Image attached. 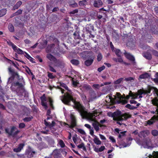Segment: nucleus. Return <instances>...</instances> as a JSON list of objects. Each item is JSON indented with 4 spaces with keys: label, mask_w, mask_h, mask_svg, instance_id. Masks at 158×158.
<instances>
[{
    "label": "nucleus",
    "mask_w": 158,
    "mask_h": 158,
    "mask_svg": "<svg viewBox=\"0 0 158 158\" xmlns=\"http://www.w3.org/2000/svg\"><path fill=\"white\" fill-rule=\"evenodd\" d=\"M152 81H153L156 84H158V78H152Z\"/></svg>",
    "instance_id": "58"
},
{
    "label": "nucleus",
    "mask_w": 158,
    "mask_h": 158,
    "mask_svg": "<svg viewBox=\"0 0 158 158\" xmlns=\"http://www.w3.org/2000/svg\"><path fill=\"white\" fill-rule=\"evenodd\" d=\"M150 77L149 74L148 73H145L142 74L139 76V77L140 79H146Z\"/></svg>",
    "instance_id": "22"
},
{
    "label": "nucleus",
    "mask_w": 158,
    "mask_h": 158,
    "mask_svg": "<svg viewBox=\"0 0 158 158\" xmlns=\"http://www.w3.org/2000/svg\"><path fill=\"white\" fill-rule=\"evenodd\" d=\"M152 52L153 55L158 57V52L155 50H153Z\"/></svg>",
    "instance_id": "52"
},
{
    "label": "nucleus",
    "mask_w": 158,
    "mask_h": 158,
    "mask_svg": "<svg viewBox=\"0 0 158 158\" xmlns=\"http://www.w3.org/2000/svg\"><path fill=\"white\" fill-rule=\"evenodd\" d=\"M44 123L46 126L51 127L50 123L47 122L45 119L44 120Z\"/></svg>",
    "instance_id": "50"
},
{
    "label": "nucleus",
    "mask_w": 158,
    "mask_h": 158,
    "mask_svg": "<svg viewBox=\"0 0 158 158\" xmlns=\"http://www.w3.org/2000/svg\"><path fill=\"white\" fill-rule=\"evenodd\" d=\"M125 107L131 110H133L137 108V107L133 106H132L129 104H127L125 106Z\"/></svg>",
    "instance_id": "27"
},
{
    "label": "nucleus",
    "mask_w": 158,
    "mask_h": 158,
    "mask_svg": "<svg viewBox=\"0 0 158 158\" xmlns=\"http://www.w3.org/2000/svg\"><path fill=\"white\" fill-rule=\"evenodd\" d=\"M137 94L139 95H141L143 94H145L144 89H140L138 90Z\"/></svg>",
    "instance_id": "45"
},
{
    "label": "nucleus",
    "mask_w": 158,
    "mask_h": 158,
    "mask_svg": "<svg viewBox=\"0 0 158 158\" xmlns=\"http://www.w3.org/2000/svg\"><path fill=\"white\" fill-rule=\"evenodd\" d=\"M78 131L82 135H85V131L81 129H78Z\"/></svg>",
    "instance_id": "53"
},
{
    "label": "nucleus",
    "mask_w": 158,
    "mask_h": 158,
    "mask_svg": "<svg viewBox=\"0 0 158 158\" xmlns=\"http://www.w3.org/2000/svg\"><path fill=\"white\" fill-rule=\"evenodd\" d=\"M16 129L17 128L16 127L13 126L11 127L10 131L8 128H6L5 131L9 135L11 136L13 138H15L17 137V134L20 132V131L17 130L14 132Z\"/></svg>",
    "instance_id": "3"
},
{
    "label": "nucleus",
    "mask_w": 158,
    "mask_h": 158,
    "mask_svg": "<svg viewBox=\"0 0 158 158\" xmlns=\"http://www.w3.org/2000/svg\"><path fill=\"white\" fill-rule=\"evenodd\" d=\"M106 122V120L103 119L102 120H101L99 122V127H106V125H103V124Z\"/></svg>",
    "instance_id": "37"
},
{
    "label": "nucleus",
    "mask_w": 158,
    "mask_h": 158,
    "mask_svg": "<svg viewBox=\"0 0 158 158\" xmlns=\"http://www.w3.org/2000/svg\"><path fill=\"white\" fill-rule=\"evenodd\" d=\"M109 139L112 141V143H114L116 142V140L114 139V137L112 136H110L109 137Z\"/></svg>",
    "instance_id": "59"
},
{
    "label": "nucleus",
    "mask_w": 158,
    "mask_h": 158,
    "mask_svg": "<svg viewBox=\"0 0 158 158\" xmlns=\"http://www.w3.org/2000/svg\"><path fill=\"white\" fill-rule=\"evenodd\" d=\"M8 69L9 74L11 75L10 77H11V78L13 79L16 77L17 79H19L20 76L17 72H15L14 69H12L10 66L8 67Z\"/></svg>",
    "instance_id": "4"
},
{
    "label": "nucleus",
    "mask_w": 158,
    "mask_h": 158,
    "mask_svg": "<svg viewBox=\"0 0 158 158\" xmlns=\"http://www.w3.org/2000/svg\"><path fill=\"white\" fill-rule=\"evenodd\" d=\"M25 126H26V125H25V124L24 123H20L19 124V128L22 129V128H24L25 127Z\"/></svg>",
    "instance_id": "46"
},
{
    "label": "nucleus",
    "mask_w": 158,
    "mask_h": 158,
    "mask_svg": "<svg viewBox=\"0 0 158 158\" xmlns=\"http://www.w3.org/2000/svg\"><path fill=\"white\" fill-rule=\"evenodd\" d=\"M35 153V152L32 151L30 148L26 150L25 155L27 158H31L33 156Z\"/></svg>",
    "instance_id": "8"
},
{
    "label": "nucleus",
    "mask_w": 158,
    "mask_h": 158,
    "mask_svg": "<svg viewBox=\"0 0 158 158\" xmlns=\"http://www.w3.org/2000/svg\"><path fill=\"white\" fill-rule=\"evenodd\" d=\"M127 46L131 48H133L135 47V42L134 40L132 38H129L128 40V41L127 43Z\"/></svg>",
    "instance_id": "11"
},
{
    "label": "nucleus",
    "mask_w": 158,
    "mask_h": 158,
    "mask_svg": "<svg viewBox=\"0 0 158 158\" xmlns=\"http://www.w3.org/2000/svg\"><path fill=\"white\" fill-rule=\"evenodd\" d=\"M112 37L116 41H118L119 39V35L116 31H114L112 33Z\"/></svg>",
    "instance_id": "18"
},
{
    "label": "nucleus",
    "mask_w": 158,
    "mask_h": 158,
    "mask_svg": "<svg viewBox=\"0 0 158 158\" xmlns=\"http://www.w3.org/2000/svg\"><path fill=\"white\" fill-rule=\"evenodd\" d=\"M74 78H72V82L73 86L74 87H76L77 86V85L79 84V82H77V80L75 81L73 80Z\"/></svg>",
    "instance_id": "34"
},
{
    "label": "nucleus",
    "mask_w": 158,
    "mask_h": 158,
    "mask_svg": "<svg viewBox=\"0 0 158 158\" xmlns=\"http://www.w3.org/2000/svg\"><path fill=\"white\" fill-rule=\"evenodd\" d=\"M112 60L116 62H118L119 63H122L123 61V59L121 57L118 58L114 57L113 58Z\"/></svg>",
    "instance_id": "28"
},
{
    "label": "nucleus",
    "mask_w": 158,
    "mask_h": 158,
    "mask_svg": "<svg viewBox=\"0 0 158 158\" xmlns=\"http://www.w3.org/2000/svg\"><path fill=\"white\" fill-rule=\"evenodd\" d=\"M15 50H14L16 52H17L18 54H23L25 53V52H23L22 50L21 49L19 48H18L16 46V48L15 49Z\"/></svg>",
    "instance_id": "24"
},
{
    "label": "nucleus",
    "mask_w": 158,
    "mask_h": 158,
    "mask_svg": "<svg viewBox=\"0 0 158 158\" xmlns=\"http://www.w3.org/2000/svg\"><path fill=\"white\" fill-rule=\"evenodd\" d=\"M25 53L26 54V57L27 59H29V60L32 63H35V61L33 60V58L31 56L28 54L26 52H25Z\"/></svg>",
    "instance_id": "23"
},
{
    "label": "nucleus",
    "mask_w": 158,
    "mask_h": 158,
    "mask_svg": "<svg viewBox=\"0 0 158 158\" xmlns=\"http://www.w3.org/2000/svg\"><path fill=\"white\" fill-rule=\"evenodd\" d=\"M134 78L132 77H128L124 79L126 81H131V80H133Z\"/></svg>",
    "instance_id": "60"
},
{
    "label": "nucleus",
    "mask_w": 158,
    "mask_h": 158,
    "mask_svg": "<svg viewBox=\"0 0 158 158\" xmlns=\"http://www.w3.org/2000/svg\"><path fill=\"white\" fill-rule=\"evenodd\" d=\"M24 43L27 44H29L31 43V41L28 39H26L24 40Z\"/></svg>",
    "instance_id": "62"
},
{
    "label": "nucleus",
    "mask_w": 158,
    "mask_h": 158,
    "mask_svg": "<svg viewBox=\"0 0 158 158\" xmlns=\"http://www.w3.org/2000/svg\"><path fill=\"white\" fill-rule=\"evenodd\" d=\"M41 100V105L42 106H44L45 108H48L47 103L45 102L47 101V99L45 94H44L42 96L40 97Z\"/></svg>",
    "instance_id": "12"
},
{
    "label": "nucleus",
    "mask_w": 158,
    "mask_h": 158,
    "mask_svg": "<svg viewBox=\"0 0 158 158\" xmlns=\"http://www.w3.org/2000/svg\"><path fill=\"white\" fill-rule=\"evenodd\" d=\"M78 12V10L76 9L73 10L72 11L70 12L69 13L70 14H74L75 13H77Z\"/></svg>",
    "instance_id": "56"
},
{
    "label": "nucleus",
    "mask_w": 158,
    "mask_h": 158,
    "mask_svg": "<svg viewBox=\"0 0 158 158\" xmlns=\"http://www.w3.org/2000/svg\"><path fill=\"white\" fill-rule=\"evenodd\" d=\"M7 10L6 9H2L0 10V17L4 16L6 13Z\"/></svg>",
    "instance_id": "26"
},
{
    "label": "nucleus",
    "mask_w": 158,
    "mask_h": 158,
    "mask_svg": "<svg viewBox=\"0 0 158 158\" xmlns=\"http://www.w3.org/2000/svg\"><path fill=\"white\" fill-rule=\"evenodd\" d=\"M77 147L79 148H82L83 150L84 151L86 150V148L84 146V144L83 143L78 145Z\"/></svg>",
    "instance_id": "38"
},
{
    "label": "nucleus",
    "mask_w": 158,
    "mask_h": 158,
    "mask_svg": "<svg viewBox=\"0 0 158 158\" xmlns=\"http://www.w3.org/2000/svg\"><path fill=\"white\" fill-rule=\"evenodd\" d=\"M86 2V1L85 0L80 1L79 2V4L80 6H83L85 5V3Z\"/></svg>",
    "instance_id": "55"
},
{
    "label": "nucleus",
    "mask_w": 158,
    "mask_h": 158,
    "mask_svg": "<svg viewBox=\"0 0 158 158\" xmlns=\"http://www.w3.org/2000/svg\"><path fill=\"white\" fill-rule=\"evenodd\" d=\"M110 47L112 50V51H114V49H115V48H114V46L113 45V44L111 42H110Z\"/></svg>",
    "instance_id": "57"
},
{
    "label": "nucleus",
    "mask_w": 158,
    "mask_h": 158,
    "mask_svg": "<svg viewBox=\"0 0 158 158\" xmlns=\"http://www.w3.org/2000/svg\"><path fill=\"white\" fill-rule=\"evenodd\" d=\"M123 78H120L117 79V80L114 81V84H119L123 81Z\"/></svg>",
    "instance_id": "33"
},
{
    "label": "nucleus",
    "mask_w": 158,
    "mask_h": 158,
    "mask_svg": "<svg viewBox=\"0 0 158 158\" xmlns=\"http://www.w3.org/2000/svg\"><path fill=\"white\" fill-rule=\"evenodd\" d=\"M27 69H26V72L29 74H31V75H33V73L31 72V70L28 67H27Z\"/></svg>",
    "instance_id": "47"
},
{
    "label": "nucleus",
    "mask_w": 158,
    "mask_h": 158,
    "mask_svg": "<svg viewBox=\"0 0 158 158\" xmlns=\"http://www.w3.org/2000/svg\"><path fill=\"white\" fill-rule=\"evenodd\" d=\"M8 60L11 62V63L13 64L14 66L17 69H19V68L18 67V66H17V65L13 61H12L10 59H7Z\"/></svg>",
    "instance_id": "48"
},
{
    "label": "nucleus",
    "mask_w": 158,
    "mask_h": 158,
    "mask_svg": "<svg viewBox=\"0 0 158 158\" xmlns=\"http://www.w3.org/2000/svg\"><path fill=\"white\" fill-rule=\"evenodd\" d=\"M24 146L25 144L24 143H20L18 147L17 148L14 149L13 151L14 152H20L23 149Z\"/></svg>",
    "instance_id": "15"
},
{
    "label": "nucleus",
    "mask_w": 158,
    "mask_h": 158,
    "mask_svg": "<svg viewBox=\"0 0 158 158\" xmlns=\"http://www.w3.org/2000/svg\"><path fill=\"white\" fill-rule=\"evenodd\" d=\"M90 99L91 100H93L94 99L96 98H97L96 93H95V91L92 89L90 90Z\"/></svg>",
    "instance_id": "19"
},
{
    "label": "nucleus",
    "mask_w": 158,
    "mask_h": 158,
    "mask_svg": "<svg viewBox=\"0 0 158 158\" xmlns=\"http://www.w3.org/2000/svg\"><path fill=\"white\" fill-rule=\"evenodd\" d=\"M71 125H69L68 124L64 123L65 126H68V127L71 129H72L77 126V121L75 116L73 115H71Z\"/></svg>",
    "instance_id": "5"
},
{
    "label": "nucleus",
    "mask_w": 158,
    "mask_h": 158,
    "mask_svg": "<svg viewBox=\"0 0 158 158\" xmlns=\"http://www.w3.org/2000/svg\"><path fill=\"white\" fill-rule=\"evenodd\" d=\"M15 79V78H11V77H10L8 78V84L10 83H12V82L14 81Z\"/></svg>",
    "instance_id": "51"
},
{
    "label": "nucleus",
    "mask_w": 158,
    "mask_h": 158,
    "mask_svg": "<svg viewBox=\"0 0 158 158\" xmlns=\"http://www.w3.org/2000/svg\"><path fill=\"white\" fill-rule=\"evenodd\" d=\"M73 35L74 36V38L75 39H78L80 37V36H79V33L77 32H75L73 33Z\"/></svg>",
    "instance_id": "43"
},
{
    "label": "nucleus",
    "mask_w": 158,
    "mask_h": 158,
    "mask_svg": "<svg viewBox=\"0 0 158 158\" xmlns=\"http://www.w3.org/2000/svg\"><path fill=\"white\" fill-rule=\"evenodd\" d=\"M49 101L50 106L52 109H54V107L53 105V101L52 99L50 97L49 98Z\"/></svg>",
    "instance_id": "40"
},
{
    "label": "nucleus",
    "mask_w": 158,
    "mask_h": 158,
    "mask_svg": "<svg viewBox=\"0 0 158 158\" xmlns=\"http://www.w3.org/2000/svg\"><path fill=\"white\" fill-rule=\"evenodd\" d=\"M154 89V91L153 93L154 94L155 93L157 97H155L154 98L152 99L151 101L152 103L154 106H158V89L156 88L153 86H149L148 89L146 90H144L145 94H150L151 93V89Z\"/></svg>",
    "instance_id": "2"
},
{
    "label": "nucleus",
    "mask_w": 158,
    "mask_h": 158,
    "mask_svg": "<svg viewBox=\"0 0 158 158\" xmlns=\"http://www.w3.org/2000/svg\"><path fill=\"white\" fill-rule=\"evenodd\" d=\"M8 28L9 31L10 32H13L14 31V27L13 25L11 24L9 25L8 26Z\"/></svg>",
    "instance_id": "35"
},
{
    "label": "nucleus",
    "mask_w": 158,
    "mask_h": 158,
    "mask_svg": "<svg viewBox=\"0 0 158 158\" xmlns=\"http://www.w3.org/2000/svg\"><path fill=\"white\" fill-rule=\"evenodd\" d=\"M48 77L50 79H53L55 78V76L53 75V73L49 72H48Z\"/></svg>",
    "instance_id": "41"
},
{
    "label": "nucleus",
    "mask_w": 158,
    "mask_h": 158,
    "mask_svg": "<svg viewBox=\"0 0 158 158\" xmlns=\"http://www.w3.org/2000/svg\"><path fill=\"white\" fill-rule=\"evenodd\" d=\"M93 148H94V150L96 152L98 153L99 152V148H97L95 146H93Z\"/></svg>",
    "instance_id": "63"
},
{
    "label": "nucleus",
    "mask_w": 158,
    "mask_h": 158,
    "mask_svg": "<svg viewBox=\"0 0 158 158\" xmlns=\"http://www.w3.org/2000/svg\"><path fill=\"white\" fill-rule=\"evenodd\" d=\"M70 62L72 64L76 65H78L79 63V61L78 60L76 59L72 60Z\"/></svg>",
    "instance_id": "30"
},
{
    "label": "nucleus",
    "mask_w": 158,
    "mask_h": 158,
    "mask_svg": "<svg viewBox=\"0 0 158 158\" xmlns=\"http://www.w3.org/2000/svg\"><path fill=\"white\" fill-rule=\"evenodd\" d=\"M60 84V85L61 87L64 88L66 90L69 91H70L69 90V88L68 87V86H67L66 84L62 83V82H59V83Z\"/></svg>",
    "instance_id": "32"
},
{
    "label": "nucleus",
    "mask_w": 158,
    "mask_h": 158,
    "mask_svg": "<svg viewBox=\"0 0 158 158\" xmlns=\"http://www.w3.org/2000/svg\"><path fill=\"white\" fill-rule=\"evenodd\" d=\"M23 10L21 9H19L16 12V14H17V15H21L22 14Z\"/></svg>",
    "instance_id": "54"
},
{
    "label": "nucleus",
    "mask_w": 158,
    "mask_h": 158,
    "mask_svg": "<svg viewBox=\"0 0 158 158\" xmlns=\"http://www.w3.org/2000/svg\"><path fill=\"white\" fill-rule=\"evenodd\" d=\"M61 97L62 101L65 104L69 105L71 101L74 104V108L76 109L82 118H85L89 121H93L92 125L95 129L96 131L99 130V122L96 118L99 115H98L96 110L88 113L85 110V108L82 104L73 99L72 95L70 93H66Z\"/></svg>",
    "instance_id": "1"
},
{
    "label": "nucleus",
    "mask_w": 158,
    "mask_h": 158,
    "mask_svg": "<svg viewBox=\"0 0 158 158\" xmlns=\"http://www.w3.org/2000/svg\"><path fill=\"white\" fill-rule=\"evenodd\" d=\"M11 85L14 86L16 87L18 86V89H23V86L22 83H20L19 82H14L12 83Z\"/></svg>",
    "instance_id": "16"
},
{
    "label": "nucleus",
    "mask_w": 158,
    "mask_h": 158,
    "mask_svg": "<svg viewBox=\"0 0 158 158\" xmlns=\"http://www.w3.org/2000/svg\"><path fill=\"white\" fill-rule=\"evenodd\" d=\"M122 114V113L121 111L117 110L113 113H108V115L109 116H111L113 118V119L114 121H117L116 120L117 118L120 117Z\"/></svg>",
    "instance_id": "6"
},
{
    "label": "nucleus",
    "mask_w": 158,
    "mask_h": 158,
    "mask_svg": "<svg viewBox=\"0 0 158 158\" xmlns=\"http://www.w3.org/2000/svg\"><path fill=\"white\" fill-rule=\"evenodd\" d=\"M59 143L61 147L62 148L64 147L65 146V145L64 141L61 139H60V140L59 142Z\"/></svg>",
    "instance_id": "44"
},
{
    "label": "nucleus",
    "mask_w": 158,
    "mask_h": 158,
    "mask_svg": "<svg viewBox=\"0 0 158 158\" xmlns=\"http://www.w3.org/2000/svg\"><path fill=\"white\" fill-rule=\"evenodd\" d=\"M142 55L145 58L148 60H151L152 58L151 53L148 51L143 52Z\"/></svg>",
    "instance_id": "14"
},
{
    "label": "nucleus",
    "mask_w": 158,
    "mask_h": 158,
    "mask_svg": "<svg viewBox=\"0 0 158 158\" xmlns=\"http://www.w3.org/2000/svg\"><path fill=\"white\" fill-rule=\"evenodd\" d=\"M22 2L20 1L16 3L13 6V10H15L18 9L22 4Z\"/></svg>",
    "instance_id": "21"
},
{
    "label": "nucleus",
    "mask_w": 158,
    "mask_h": 158,
    "mask_svg": "<svg viewBox=\"0 0 158 158\" xmlns=\"http://www.w3.org/2000/svg\"><path fill=\"white\" fill-rule=\"evenodd\" d=\"M152 134L154 136L158 135V131L156 130H153L151 131Z\"/></svg>",
    "instance_id": "39"
},
{
    "label": "nucleus",
    "mask_w": 158,
    "mask_h": 158,
    "mask_svg": "<svg viewBox=\"0 0 158 158\" xmlns=\"http://www.w3.org/2000/svg\"><path fill=\"white\" fill-rule=\"evenodd\" d=\"M52 155L54 158H61L62 156L60 152L57 149H56L53 151Z\"/></svg>",
    "instance_id": "9"
},
{
    "label": "nucleus",
    "mask_w": 158,
    "mask_h": 158,
    "mask_svg": "<svg viewBox=\"0 0 158 158\" xmlns=\"http://www.w3.org/2000/svg\"><path fill=\"white\" fill-rule=\"evenodd\" d=\"M93 137H94L93 141L94 143L97 145H99V139L95 135H94Z\"/></svg>",
    "instance_id": "36"
},
{
    "label": "nucleus",
    "mask_w": 158,
    "mask_h": 158,
    "mask_svg": "<svg viewBox=\"0 0 158 158\" xmlns=\"http://www.w3.org/2000/svg\"><path fill=\"white\" fill-rule=\"evenodd\" d=\"M113 52H115L116 55L118 57H120L122 54V52L120 50L118 49L115 48Z\"/></svg>",
    "instance_id": "25"
},
{
    "label": "nucleus",
    "mask_w": 158,
    "mask_h": 158,
    "mask_svg": "<svg viewBox=\"0 0 158 158\" xmlns=\"http://www.w3.org/2000/svg\"><path fill=\"white\" fill-rule=\"evenodd\" d=\"M94 58L93 57H91L90 59H88L85 60V64L87 66L90 65L93 63L94 61Z\"/></svg>",
    "instance_id": "20"
},
{
    "label": "nucleus",
    "mask_w": 158,
    "mask_h": 158,
    "mask_svg": "<svg viewBox=\"0 0 158 158\" xmlns=\"http://www.w3.org/2000/svg\"><path fill=\"white\" fill-rule=\"evenodd\" d=\"M47 58L51 61L56 63L57 61L56 58L51 54H48L46 56Z\"/></svg>",
    "instance_id": "17"
},
{
    "label": "nucleus",
    "mask_w": 158,
    "mask_h": 158,
    "mask_svg": "<svg viewBox=\"0 0 158 158\" xmlns=\"http://www.w3.org/2000/svg\"><path fill=\"white\" fill-rule=\"evenodd\" d=\"M131 115L129 113H125L124 114H122L120 117L117 118L116 120H117V121L126 120L128 119L131 118Z\"/></svg>",
    "instance_id": "7"
},
{
    "label": "nucleus",
    "mask_w": 158,
    "mask_h": 158,
    "mask_svg": "<svg viewBox=\"0 0 158 158\" xmlns=\"http://www.w3.org/2000/svg\"><path fill=\"white\" fill-rule=\"evenodd\" d=\"M36 58L39 60V62H42L43 60L39 56H36Z\"/></svg>",
    "instance_id": "61"
},
{
    "label": "nucleus",
    "mask_w": 158,
    "mask_h": 158,
    "mask_svg": "<svg viewBox=\"0 0 158 158\" xmlns=\"http://www.w3.org/2000/svg\"><path fill=\"white\" fill-rule=\"evenodd\" d=\"M149 133V131L147 130L141 131L138 134V136L141 138H145L146 135H148Z\"/></svg>",
    "instance_id": "13"
},
{
    "label": "nucleus",
    "mask_w": 158,
    "mask_h": 158,
    "mask_svg": "<svg viewBox=\"0 0 158 158\" xmlns=\"http://www.w3.org/2000/svg\"><path fill=\"white\" fill-rule=\"evenodd\" d=\"M98 2H99V0L94 1V7H99L98 3Z\"/></svg>",
    "instance_id": "49"
},
{
    "label": "nucleus",
    "mask_w": 158,
    "mask_h": 158,
    "mask_svg": "<svg viewBox=\"0 0 158 158\" xmlns=\"http://www.w3.org/2000/svg\"><path fill=\"white\" fill-rule=\"evenodd\" d=\"M7 43L9 46H11L12 48H13V50H15V48H16V46L11 41H7Z\"/></svg>",
    "instance_id": "31"
},
{
    "label": "nucleus",
    "mask_w": 158,
    "mask_h": 158,
    "mask_svg": "<svg viewBox=\"0 0 158 158\" xmlns=\"http://www.w3.org/2000/svg\"><path fill=\"white\" fill-rule=\"evenodd\" d=\"M48 66L49 68V69L50 71L54 73L56 72V70L51 66V64H49Z\"/></svg>",
    "instance_id": "42"
},
{
    "label": "nucleus",
    "mask_w": 158,
    "mask_h": 158,
    "mask_svg": "<svg viewBox=\"0 0 158 158\" xmlns=\"http://www.w3.org/2000/svg\"><path fill=\"white\" fill-rule=\"evenodd\" d=\"M125 52L124 54L126 58L130 60L133 62V63H135V58L134 56L130 53L127 52L125 50Z\"/></svg>",
    "instance_id": "10"
},
{
    "label": "nucleus",
    "mask_w": 158,
    "mask_h": 158,
    "mask_svg": "<svg viewBox=\"0 0 158 158\" xmlns=\"http://www.w3.org/2000/svg\"><path fill=\"white\" fill-rule=\"evenodd\" d=\"M33 118V116H30L29 117H26L25 118L23 119V120L24 122H27L31 121Z\"/></svg>",
    "instance_id": "29"
},
{
    "label": "nucleus",
    "mask_w": 158,
    "mask_h": 158,
    "mask_svg": "<svg viewBox=\"0 0 158 158\" xmlns=\"http://www.w3.org/2000/svg\"><path fill=\"white\" fill-rule=\"evenodd\" d=\"M121 102L123 105H124L128 102L127 100H123L121 101Z\"/></svg>",
    "instance_id": "64"
}]
</instances>
